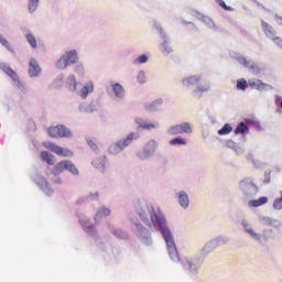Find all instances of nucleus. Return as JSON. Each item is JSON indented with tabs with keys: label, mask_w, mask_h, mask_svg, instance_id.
Returning <instances> with one entry per match:
<instances>
[{
	"label": "nucleus",
	"mask_w": 282,
	"mask_h": 282,
	"mask_svg": "<svg viewBox=\"0 0 282 282\" xmlns=\"http://www.w3.org/2000/svg\"><path fill=\"white\" fill-rule=\"evenodd\" d=\"M248 124L245 122H240L238 127L235 129L236 135H239V133H248Z\"/></svg>",
	"instance_id": "nucleus-20"
},
{
	"label": "nucleus",
	"mask_w": 282,
	"mask_h": 282,
	"mask_svg": "<svg viewBox=\"0 0 282 282\" xmlns=\"http://www.w3.org/2000/svg\"><path fill=\"white\" fill-rule=\"evenodd\" d=\"M47 133L50 138H72V130L63 124L50 127Z\"/></svg>",
	"instance_id": "nucleus-5"
},
{
	"label": "nucleus",
	"mask_w": 282,
	"mask_h": 282,
	"mask_svg": "<svg viewBox=\"0 0 282 282\" xmlns=\"http://www.w3.org/2000/svg\"><path fill=\"white\" fill-rule=\"evenodd\" d=\"M216 3H218V6H220V8H223V10H226L227 12H230V10H232V8L227 6L224 0H216Z\"/></svg>",
	"instance_id": "nucleus-30"
},
{
	"label": "nucleus",
	"mask_w": 282,
	"mask_h": 282,
	"mask_svg": "<svg viewBox=\"0 0 282 282\" xmlns=\"http://www.w3.org/2000/svg\"><path fill=\"white\" fill-rule=\"evenodd\" d=\"M44 147L52 151L53 153H55V155H58L59 158L74 156V152H72V150L56 145V143H45Z\"/></svg>",
	"instance_id": "nucleus-6"
},
{
	"label": "nucleus",
	"mask_w": 282,
	"mask_h": 282,
	"mask_svg": "<svg viewBox=\"0 0 282 282\" xmlns=\"http://www.w3.org/2000/svg\"><path fill=\"white\" fill-rule=\"evenodd\" d=\"M76 61H78V53L76 51L66 52L57 61L56 67L57 69H66L68 65H74Z\"/></svg>",
	"instance_id": "nucleus-4"
},
{
	"label": "nucleus",
	"mask_w": 282,
	"mask_h": 282,
	"mask_svg": "<svg viewBox=\"0 0 282 282\" xmlns=\"http://www.w3.org/2000/svg\"><path fill=\"white\" fill-rule=\"evenodd\" d=\"M188 267H189L191 269H193V263H189Z\"/></svg>",
	"instance_id": "nucleus-40"
},
{
	"label": "nucleus",
	"mask_w": 282,
	"mask_h": 282,
	"mask_svg": "<svg viewBox=\"0 0 282 282\" xmlns=\"http://www.w3.org/2000/svg\"><path fill=\"white\" fill-rule=\"evenodd\" d=\"M93 164H94V166L98 167V165H96V161H93Z\"/></svg>",
	"instance_id": "nucleus-39"
},
{
	"label": "nucleus",
	"mask_w": 282,
	"mask_h": 282,
	"mask_svg": "<svg viewBox=\"0 0 282 282\" xmlns=\"http://www.w3.org/2000/svg\"><path fill=\"white\" fill-rule=\"evenodd\" d=\"M273 208H274L275 210H281V209H282V192H281V197L274 199V202H273Z\"/></svg>",
	"instance_id": "nucleus-28"
},
{
	"label": "nucleus",
	"mask_w": 282,
	"mask_h": 282,
	"mask_svg": "<svg viewBox=\"0 0 282 282\" xmlns=\"http://www.w3.org/2000/svg\"><path fill=\"white\" fill-rule=\"evenodd\" d=\"M138 123L140 124V127L142 129H147L148 131H151V129H155V127H158V124H155V123H147L142 120L138 121Z\"/></svg>",
	"instance_id": "nucleus-23"
},
{
	"label": "nucleus",
	"mask_w": 282,
	"mask_h": 282,
	"mask_svg": "<svg viewBox=\"0 0 282 282\" xmlns=\"http://www.w3.org/2000/svg\"><path fill=\"white\" fill-rule=\"evenodd\" d=\"M68 83H69V89H72L73 91H76V77L70 76L68 78Z\"/></svg>",
	"instance_id": "nucleus-31"
},
{
	"label": "nucleus",
	"mask_w": 282,
	"mask_h": 282,
	"mask_svg": "<svg viewBox=\"0 0 282 282\" xmlns=\"http://www.w3.org/2000/svg\"><path fill=\"white\" fill-rule=\"evenodd\" d=\"M144 73L143 72H141V73H139V75H138V80H139V83H144Z\"/></svg>",
	"instance_id": "nucleus-36"
},
{
	"label": "nucleus",
	"mask_w": 282,
	"mask_h": 282,
	"mask_svg": "<svg viewBox=\"0 0 282 282\" xmlns=\"http://www.w3.org/2000/svg\"><path fill=\"white\" fill-rule=\"evenodd\" d=\"M0 69H2V72H4V74H8L10 76V78H12V80L14 82L17 87H19V89L24 88L23 83L21 82V78L19 77L17 72H14L12 68H10V66H8L7 64H0Z\"/></svg>",
	"instance_id": "nucleus-8"
},
{
	"label": "nucleus",
	"mask_w": 282,
	"mask_h": 282,
	"mask_svg": "<svg viewBox=\"0 0 282 282\" xmlns=\"http://www.w3.org/2000/svg\"><path fill=\"white\" fill-rule=\"evenodd\" d=\"M91 91H94V83L90 82L82 88V91H80L82 98H87V96H89Z\"/></svg>",
	"instance_id": "nucleus-15"
},
{
	"label": "nucleus",
	"mask_w": 282,
	"mask_h": 282,
	"mask_svg": "<svg viewBox=\"0 0 282 282\" xmlns=\"http://www.w3.org/2000/svg\"><path fill=\"white\" fill-rule=\"evenodd\" d=\"M232 132V126H230L229 123H226L219 131L218 134L219 135H228V133Z\"/></svg>",
	"instance_id": "nucleus-22"
},
{
	"label": "nucleus",
	"mask_w": 282,
	"mask_h": 282,
	"mask_svg": "<svg viewBox=\"0 0 282 282\" xmlns=\"http://www.w3.org/2000/svg\"><path fill=\"white\" fill-rule=\"evenodd\" d=\"M169 133H171V135H180L182 133H193V126H191L188 122H183L181 124L172 126L169 129Z\"/></svg>",
	"instance_id": "nucleus-7"
},
{
	"label": "nucleus",
	"mask_w": 282,
	"mask_h": 282,
	"mask_svg": "<svg viewBox=\"0 0 282 282\" xmlns=\"http://www.w3.org/2000/svg\"><path fill=\"white\" fill-rule=\"evenodd\" d=\"M26 41L30 43L31 47L36 50V37L32 33L26 34Z\"/></svg>",
	"instance_id": "nucleus-24"
},
{
	"label": "nucleus",
	"mask_w": 282,
	"mask_h": 282,
	"mask_svg": "<svg viewBox=\"0 0 282 282\" xmlns=\"http://www.w3.org/2000/svg\"><path fill=\"white\" fill-rule=\"evenodd\" d=\"M133 140H135V134L129 133L123 141H117L115 144L110 145L109 153H111V155L122 153V151H124V149H127V147H129Z\"/></svg>",
	"instance_id": "nucleus-3"
},
{
	"label": "nucleus",
	"mask_w": 282,
	"mask_h": 282,
	"mask_svg": "<svg viewBox=\"0 0 282 282\" xmlns=\"http://www.w3.org/2000/svg\"><path fill=\"white\" fill-rule=\"evenodd\" d=\"M43 162H46L50 166H54V155L47 151L41 153Z\"/></svg>",
	"instance_id": "nucleus-16"
},
{
	"label": "nucleus",
	"mask_w": 282,
	"mask_h": 282,
	"mask_svg": "<svg viewBox=\"0 0 282 282\" xmlns=\"http://www.w3.org/2000/svg\"><path fill=\"white\" fill-rule=\"evenodd\" d=\"M262 28H263V32L264 34L269 37L272 39V41L276 37V31H274V29L268 24V22H262Z\"/></svg>",
	"instance_id": "nucleus-12"
},
{
	"label": "nucleus",
	"mask_w": 282,
	"mask_h": 282,
	"mask_svg": "<svg viewBox=\"0 0 282 282\" xmlns=\"http://www.w3.org/2000/svg\"><path fill=\"white\" fill-rule=\"evenodd\" d=\"M41 74V66H39V62L36 59L30 61L29 75L31 78H34Z\"/></svg>",
	"instance_id": "nucleus-9"
},
{
	"label": "nucleus",
	"mask_w": 282,
	"mask_h": 282,
	"mask_svg": "<svg viewBox=\"0 0 282 282\" xmlns=\"http://www.w3.org/2000/svg\"><path fill=\"white\" fill-rule=\"evenodd\" d=\"M243 226H245L246 232H248L251 237H259V235H257V234L254 232V229L251 228L250 225L243 224Z\"/></svg>",
	"instance_id": "nucleus-29"
},
{
	"label": "nucleus",
	"mask_w": 282,
	"mask_h": 282,
	"mask_svg": "<svg viewBox=\"0 0 282 282\" xmlns=\"http://www.w3.org/2000/svg\"><path fill=\"white\" fill-rule=\"evenodd\" d=\"M274 43L276 44V45H279V47H282V40H281V37H274Z\"/></svg>",
	"instance_id": "nucleus-37"
},
{
	"label": "nucleus",
	"mask_w": 282,
	"mask_h": 282,
	"mask_svg": "<svg viewBox=\"0 0 282 282\" xmlns=\"http://www.w3.org/2000/svg\"><path fill=\"white\" fill-rule=\"evenodd\" d=\"M153 224L159 226L161 234L164 238V241L167 246L169 254L172 261H180V256L177 254V247L175 246V240H173V235H171V230L166 227V223L164 219L155 216L154 219L152 218Z\"/></svg>",
	"instance_id": "nucleus-1"
},
{
	"label": "nucleus",
	"mask_w": 282,
	"mask_h": 282,
	"mask_svg": "<svg viewBox=\"0 0 282 282\" xmlns=\"http://www.w3.org/2000/svg\"><path fill=\"white\" fill-rule=\"evenodd\" d=\"M0 43H1V45H3V47H7L8 50H10V43L1 34H0Z\"/></svg>",
	"instance_id": "nucleus-33"
},
{
	"label": "nucleus",
	"mask_w": 282,
	"mask_h": 282,
	"mask_svg": "<svg viewBox=\"0 0 282 282\" xmlns=\"http://www.w3.org/2000/svg\"><path fill=\"white\" fill-rule=\"evenodd\" d=\"M249 85L252 89H257L258 91H263L269 87V85L263 83L261 79H249Z\"/></svg>",
	"instance_id": "nucleus-10"
},
{
	"label": "nucleus",
	"mask_w": 282,
	"mask_h": 282,
	"mask_svg": "<svg viewBox=\"0 0 282 282\" xmlns=\"http://www.w3.org/2000/svg\"><path fill=\"white\" fill-rule=\"evenodd\" d=\"M36 8H39V0H30L29 12H36Z\"/></svg>",
	"instance_id": "nucleus-26"
},
{
	"label": "nucleus",
	"mask_w": 282,
	"mask_h": 282,
	"mask_svg": "<svg viewBox=\"0 0 282 282\" xmlns=\"http://www.w3.org/2000/svg\"><path fill=\"white\" fill-rule=\"evenodd\" d=\"M138 63H147V61H149V57H147V55H141L138 57Z\"/></svg>",
	"instance_id": "nucleus-35"
},
{
	"label": "nucleus",
	"mask_w": 282,
	"mask_h": 282,
	"mask_svg": "<svg viewBox=\"0 0 282 282\" xmlns=\"http://www.w3.org/2000/svg\"><path fill=\"white\" fill-rule=\"evenodd\" d=\"M160 105H162V99H158V100L153 101L152 104L145 106V109L148 111H158V109H160Z\"/></svg>",
	"instance_id": "nucleus-19"
},
{
	"label": "nucleus",
	"mask_w": 282,
	"mask_h": 282,
	"mask_svg": "<svg viewBox=\"0 0 282 282\" xmlns=\"http://www.w3.org/2000/svg\"><path fill=\"white\" fill-rule=\"evenodd\" d=\"M65 171H69V173H72L73 175H78V169L69 160L58 162L53 167L52 175H61V173H64Z\"/></svg>",
	"instance_id": "nucleus-2"
},
{
	"label": "nucleus",
	"mask_w": 282,
	"mask_h": 282,
	"mask_svg": "<svg viewBox=\"0 0 282 282\" xmlns=\"http://www.w3.org/2000/svg\"><path fill=\"white\" fill-rule=\"evenodd\" d=\"M248 87V82L246 79H239L237 82V88L241 89L242 91H246V88Z\"/></svg>",
	"instance_id": "nucleus-27"
},
{
	"label": "nucleus",
	"mask_w": 282,
	"mask_h": 282,
	"mask_svg": "<svg viewBox=\"0 0 282 282\" xmlns=\"http://www.w3.org/2000/svg\"><path fill=\"white\" fill-rule=\"evenodd\" d=\"M155 149H158V142L155 140H151L144 147V155L149 158V155H153L155 153Z\"/></svg>",
	"instance_id": "nucleus-11"
},
{
	"label": "nucleus",
	"mask_w": 282,
	"mask_h": 282,
	"mask_svg": "<svg viewBox=\"0 0 282 282\" xmlns=\"http://www.w3.org/2000/svg\"><path fill=\"white\" fill-rule=\"evenodd\" d=\"M87 144L93 149V151H98V144L94 139H87Z\"/></svg>",
	"instance_id": "nucleus-32"
},
{
	"label": "nucleus",
	"mask_w": 282,
	"mask_h": 282,
	"mask_svg": "<svg viewBox=\"0 0 282 282\" xmlns=\"http://www.w3.org/2000/svg\"><path fill=\"white\" fill-rule=\"evenodd\" d=\"M104 217H109V215H111V209L107 208V207H101L98 213L95 216V219H98L100 216Z\"/></svg>",
	"instance_id": "nucleus-21"
},
{
	"label": "nucleus",
	"mask_w": 282,
	"mask_h": 282,
	"mask_svg": "<svg viewBox=\"0 0 282 282\" xmlns=\"http://www.w3.org/2000/svg\"><path fill=\"white\" fill-rule=\"evenodd\" d=\"M200 80L199 76H191L183 80V85L185 87H188L189 85H197V83Z\"/></svg>",
	"instance_id": "nucleus-18"
},
{
	"label": "nucleus",
	"mask_w": 282,
	"mask_h": 282,
	"mask_svg": "<svg viewBox=\"0 0 282 282\" xmlns=\"http://www.w3.org/2000/svg\"><path fill=\"white\" fill-rule=\"evenodd\" d=\"M56 182H57V184H61V178H58Z\"/></svg>",
	"instance_id": "nucleus-41"
},
{
	"label": "nucleus",
	"mask_w": 282,
	"mask_h": 282,
	"mask_svg": "<svg viewBox=\"0 0 282 282\" xmlns=\"http://www.w3.org/2000/svg\"><path fill=\"white\" fill-rule=\"evenodd\" d=\"M178 203L183 208H188L189 199H188V194L186 192H181L178 194Z\"/></svg>",
	"instance_id": "nucleus-14"
},
{
	"label": "nucleus",
	"mask_w": 282,
	"mask_h": 282,
	"mask_svg": "<svg viewBox=\"0 0 282 282\" xmlns=\"http://www.w3.org/2000/svg\"><path fill=\"white\" fill-rule=\"evenodd\" d=\"M162 47H163V52H164L165 54H170V52H171V46H169V43L164 42V43L162 44Z\"/></svg>",
	"instance_id": "nucleus-34"
},
{
	"label": "nucleus",
	"mask_w": 282,
	"mask_h": 282,
	"mask_svg": "<svg viewBox=\"0 0 282 282\" xmlns=\"http://www.w3.org/2000/svg\"><path fill=\"white\" fill-rule=\"evenodd\" d=\"M268 204V196H262L258 199H252L249 202L250 208H259V206H265Z\"/></svg>",
	"instance_id": "nucleus-13"
},
{
	"label": "nucleus",
	"mask_w": 282,
	"mask_h": 282,
	"mask_svg": "<svg viewBox=\"0 0 282 282\" xmlns=\"http://www.w3.org/2000/svg\"><path fill=\"white\" fill-rule=\"evenodd\" d=\"M85 230H87V232H89V231H91V230H94V226H88V227H85Z\"/></svg>",
	"instance_id": "nucleus-38"
},
{
	"label": "nucleus",
	"mask_w": 282,
	"mask_h": 282,
	"mask_svg": "<svg viewBox=\"0 0 282 282\" xmlns=\"http://www.w3.org/2000/svg\"><path fill=\"white\" fill-rule=\"evenodd\" d=\"M115 96H117V98H123L124 97V88L122 87V85L120 84H115L112 86Z\"/></svg>",
	"instance_id": "nucleus-17"
},
{
	"label": "nucleus",
	"mask_w": 282,
	"mask_h": 282,
	"mask_svg": "<svg viewBox=\"0 0 282 282\" xmlns=\"http://www.w3.org/2000/svg\"><path fill=\"white\" fill-rule=\"evenodd\" d=\"M170 144H172V147H175V145H177V144L186 145V140L183 139V138L177 137V138H175V139H172V140L170 141Z\"/></svg>",
	"instance_id": "nucleus-25"
}]
</instances>
